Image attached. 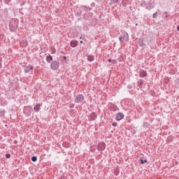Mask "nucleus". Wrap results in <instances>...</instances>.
Listing matches in <instances>:
<instances>
[{"label":"nucleus","instance_id":"f257e3e1","mask_svg":"<svg viewBox=\"0 0 179 179\" xmlns=\"http://www.w3.org/2000/svg\"><path fill=\"white\" fill-rule=\"evenodd\" d=\"M119 40L120 43H128L129 41V35L126 31H122L121 35L119 37Z\"/></svg>","mask_w":179,"mask_h":179},{"label":"nucleus","instance_id":"f03ea898","mask_svg":"<svg viewBox=\"0 0 179 179\" xmlns=\"http://www.w3.org/2000/svg\"><path fill=\"white\" fill-rule=\"evenodd\" d=\"M50 68L52 69V71H57L58 68H59V62L58 61H54L50 64Z\"/></svg>","mask_w":179,"mask_h":179},{"label":"nucleus","instance_id":"7ed1b4c3","mask_svg":"<svg viewBox=\"0 0 179 179\" xmlns=\"http://www.w3.org/2000/svg\"><path fill=\"white\" fill-rule=\"evenodd\" d=\"M84 100H85V96H83V94H80L77 95L75 97L74 101L75 103H82V101H83Z\"/></svg>","mask_w":179,"mask_h":179},{"label":"nucleus","instance_id":"20e7f679","mask_svg":"<svg viewBox=\"0 0 179 179\" xmlns=\"http://www.w3.org/2000/svg\"><path fill=\"white\" fill-rule=\"evenodd\" d=\"M124 113H119L116 115L115 120L116 121H121V120H124Z\"/></svg>","mask_w":179,"mask_h":179},{"label":"nucleus","instance_id":"39448f33","mask_svg":"<svg viewBox=\"0 0 179 179\" xmlns=\"http://www.w3.org/2000/svg\"><path fill=\"white\" fill-rule=\"evenodd\" d=\"M98 150L103 151L106 149V143H99L97 148Z\"/></svg>","mask_w":179,"mask_h":179},{"label":"nucleus","instance_id":"423d86ee","mask_svg":"<svg viewBox=\"0 0 179 179\" xmlns=\"http://www.w3.org/2000/svg\"><path fill=\"white\" fill-rule=\"evenodd\" d=\"M33 69H34V66L29 65L24 69V73H29V72H31V71H33Z\"/></svg>","mask_w":179,"mask_h":179},{"label":"nucleus","instance_id":"0eeeda50","mask_svg":"<svg viewBox=\"0 0 179 179\" xmlns=\"http://www.w3.org/2000/svg\"><path fill=\"white\" fill-rule=\"evenodd\" d=\"M78 44H79V42H78L77 41H73V40L71 41L70 43V45L73 48H75V47H78Z\"/></svg>","mask_w":179,"mask_h":179},{"label":"nucleus","instance_id":"6e6552de","mask_svg":"<svg viewBox=\"0 0 179 179\" xmlns=\"http://www.w3.org/2000/svg\"><path fill=\"white\" fill-rule=\"evenodd\" d=\"M139 76L140 78H146V76H148V73L146 72V71H141L139 73Z\"/></svg>","mask_w":179,"mask_h":179},{"label":"nucleus","instance_id":"1a4fd4ad","mask_svg":"<svg viewBox=\"0 0 179 179\" xmlns=\"http://www.w3.org/2000/svg\"><path fill=\"white\" fill-rule=\"evenodd\" d=\"M41 105H40V103L36 104L34 107V110L35 113H38V111H40V110H41Z\"/></svg>","mask_w":179,"mask_h":179},{"label":"nucleus","instance_id":"9d476101","mask_svg":"<svg viewBox=\"0 0 179 179\" xmlns=\"http://www.w3.org/2000/svg\"><path fill=\"white\" fill-rule=\"evenodd\" d=\"M138 43L140 47H143V45H145V43H143V38H139Z\"/></svg>","mask_w":179,"mask_h":179},{"label":"nucleus","instance_id":"9b49d317","mask_svg":"<svg viewBox=\"0 0 179 179\" xmlns=\"http://www.w3.org/2000/svg\"><path fill=\"white\" fill-rule=\"evenodd\" d=\"M46 61H47V62H48L50 64L51 62V61H52V56H51V55L47 56Z\"/></svg>","mask_w":179,"mask_h":179},{"label":"nucleus","instance_id":"f8f14e48","mask_svg":"<svg viewBox=\"0 0 179 179\" xmlns=\"http://www.w3.org/2000/svg\"><path fill=\"white\" fill-rule=\"evenodd\" d=\"M87 61H89L90 62H92V61H94V57H93L92 55H89L87 57Z\"/></svg>","mask_w":179,"mask_h":179},{"label":"nucleus","instance_id":"ddd939ff","mask_svg":"<svg viewBox=\"0 0 179 179\" xmlns=\"http://www.w3.org/2000/svg\"><path fill=\"white\" fill-rule=\"evenodd\" d=\"M27 41H23L22 42L20 43V45L22 47H27Z\"/></svg>","mask_w":179,"mask_h":179},{"label":"nucleus","instance_id":"4468645a","mask_svg":"<svg viewBox=\"0 0 179 179\" xmlns=\"http://www.w3.org/2000/svg\"><path fill=\"white\" fill-rule=\"evenodd\" d=\"M96 117L97 116L96 115L95 113H92L91 114V120H92L93 121H94V120H96Z\"/></svg>","mask_w":179,"mask_h":179},{"label":"nucleus","instance_id":"2eb2a0df","mask_svg":"<svg viewBox=\"0 0 179 179\" xmlns=\"http://www.w3.org/2000/svg\"><path fill=\"white\" fill-rule=\"evenodd\" d=\"M143 83V81H142V80H139L137 83L138 86H139L141 87V86H142V84Z\"/></svg>","mask_w":179,"mask_h":179},{"label":"nucleus","instance_id":"dca6fc26","mask_svg":"<svg viewBox=\"0 0 179 179\" xmlns=\"http://www.w3.org/2000/svg\"><path fill=\"white\" fill-rule=\"evenodd\" d=\"M30 110H31L30 107H29V106L24 107L25 113H26V111H28V113H30Z\"/></svg>","mask_w":179,"mask_h":179},{"label":"nucleus","instance_id":"f3484780","mask_svg":"<svg viewBox=\"0 0 179 179\" xmlns=\"http://www.w3.org/2000/svg\"><path fill=\"white\" fill-rule=\"evenodd\" d=\"M143 127H144V128H149V123L144 122L143 123Z\"/></svg>","mask_w":179,"mask_h":179},{"label":"nucleus","instance_id":"a211bd4d","mask_svg":"<svg viewBox=\"0 0 179 179\" xmlns=\"http://www.w3.org/2000/svg\"><path fill=\"white\" fill-rule=\"evenodd\" d=\"M145 163H148V159H141V164H145Z\"/></svg>","mask_w":179,"mask_h":179},{"label":"nucleus","instance_id":"6ab92c4d","mask_svg":"<svg viewBox=\"0 0 179 179\" xmlns=\"http://www.w3.org/2000/svg\"><path fill=\"white\" fill-rule=\"evenodd\" d=\"M31 160H32L33 162H37V157L33 156V157H31Z\"/></svg>","mask_w":179,"mask_h":179},{"label":"nucleus","instance_id":"aec40b11","mask_svg":"<svg viewBox=\"0 0 179 179\" xmlns=\"http://www.w3.org/2000/svg\"><path fill=\"white\" fill-rule=\"evenodd\" d=\"M152 17L153 19H156V17H157V12H155V13L152 15Z\"/></svg>","mask_w":179,"mask_h":179},{"label":"nucleus","instance_id":"412c9836","mask_svg":"<svg viewBox=\"0 0 179 179\" xmlns=\"http://www.w3.org/2000/svg\"><path fill=\"white\" fill-rule=\"evenodd\" d=\"M73 107H75V103H70L69 104V108H73Z\"/></svg>","mask_w":179,"mask_h":179},{"label":"nucleus","instance_id":"4be33fe9","mask_svg":"<svg viewBox=\"0 0 179 179\" xmlns=\"http://www.w3.org/2000/svg\"><path fill=\"white\" fill-rule=\"evenodd\" d=\"M0 114H1V115H5V110H1V111H0Z\"/></svg>","mask_w":179,"mask_h":179},{"label":"nucleus","instance_id":"5701e85b","mask_svg":"<svg viewBox=\"0 0 179 179\" xmlns=\"http://www.w3.org/2000/svg\"><path fill=\"white\" fill-rule=\"evenodd\" d=\"M145 8H146V9H148V10H150V9H152L153 7H152V6H146Z\"/></svg>","mask_w":179,"mask_h":179},{"label":"nucleus","instance_id":"b1692460","mask_svg":"<svg viewBox=\"0 0 179 179\" xmlns=\"http://www.w3.org/2000/svg\"><path fill=\"white\" fill-rule=\"evenodd\" d=\"M6 159H10V154H6Z\"/></svg>","mask_w":179,"mask_h":179},{"label":"nucleus","instance_id":"393cba45","mask_svg":"<svg viewBox=\"0 0 179 179\" xmlns=\"http://www.w3.org/2000/svg\"><path fill=\"white\" fill-rule=\"evenodd\" d=\"M56 52L55 49H52L51 54H55Z\"/></svg>","mask_w":179,"mask_h":179},{"label":"nucleus","instance_id":"a878e982","mask_svg":"<svg viewBox=\"0 0 179 179\" xmlns=\"http://www.w3.org/2000/svg\"><path fill=\"white\" fill-rule=\"evenodd\" d=\"M112 64H117V61L115 59L112 60Z\"/></svg>","mask_w":179,"mask_h":179},{"label":"nucleus","instance_id":"bb28decb","mask_svg":"<svg viewBox=\"0 0 179 179\" xmlns=\"http://www.w3.org/2000/svg\"><path fill=\"white\" fill-rule=\"evenodd\" d=\"M112 61H113V60H112L111 59H108V62H112Z\"/></svg>","mask_w":179,"mask_h":179},{"label":"nucleus","instance_id":"cd10ccee","mask_svg":"<svg viewBox=\"0 0 179 179\" xmlns=\"http://www.w3.org/2000/svg\"><path fill=\"white\" fill-rule=\"evenodd\" d=\"M63 59H64V60L66 59V56H64V57H63Z\"/></svg>","mask_w":179,"mask_h":179},{"label":"nucleus","instance_id":"c85d7f7f","mask_svg":"<svg viewBox=\"0 0 179 179\" xmlns=\"http://www.w3.org/2000/svg\"><path fill=\"white\" fill-rule=\"evenodd\" d=\"M116 3H118L120 2V0H115Z\"/></svg>","mask_w":179,"mask_h":179},{"label":"nucleus","instance_id":"c756f323","mask_svg":"<svg viewBox=\"0 0 179 179\" xmlns=\"http://www.w3.org/2000/svg\"><path fill=\"white\" fill-rule=\"evenodd\" d=\"M1 66H2V62H1V59H0V68Z\"/></svg>","mask_w":179,"mask_h":179},{"label":"nucleus","instance_id":"7c9ffc66","mask_svg":"<svg viewBox=\"0 0 179 179\" xmlns=\"http://www.w3.org/2000/svg\"><path fill=\"white\" fill-rule=\"evenodd\" d=\"M80 44H83V41H80Z\"/></svg>","mask_w":179,"mask_h":179},{"label":"nucleus","instance_id":"2f4dec72","mask_svg":"<svg viewBox=\"0 0 179 179\" xmlns=\"http://www.w3.org/2000/svg\"><path fill=\"white\" fill-rule=\"evenodd\" d=\"M177 30L179 31V25L177 27Z\"/></svg>","mask_w":179,"mask_h":179},{"label":"nucleus","instance_id":"473e14b6","mask_svg":"<svg viewBox=\"0 0 179 179\" xmlns=\"http://www.w3.org/2000/svg\"><path fill=\"white\" fill-rule=\"evenodd\" d=\"M164 14H166V13H169V12L164 11Z\"/></svg>","mask_w":179,"mask_h":179},{"label":"nucleus","instance_id":"72a5a7b5","mask_svg":"<svg viewBox=\"0 0 179 179\" xmlns=\"http://www.w3.org/2000/svg\"><path fill=\"white\" fill-rule=\"evenodd\" d=\"M91 5L92 6H94V3H92Z\"/></svg>","mask_w":179,"mask_h":179},{"label":"nucleus","instance_id":"f704fd0d","mask_svg":"<svg viewBox=\"0 0 179 179\" xmlns=\"http://www.w3.org/2000/svg\"><path fill=\"white\" fill-rule=\"evenodd\" d=\"M14 143H17V141H14Z\"/></svg>","mask_w":179,"mask_h":179},{"label":"nucleus","instance_id":"c9c22d12","mask_svg":"<svg viewBox=\"0 0 179 179\" xmlns=\"http://www.w3.org/2000/svg\"><path fill=\"white\" fill-rule=\"evenodd\" d=\"M165 17L167 19V17H169V15H166Z\"/></svg>","mask_w":179,"mask_h":179},{"label":"nucleus","instance_id":"e433bc0d","mask_svg":"<svg viewBox=\"0 0 179 179\" xmlns=\"http://www.w3.org/2000/svg\"><path fill=\"white\" fill-rule=\"evenodd\" d=\"M80 39H82V36H81V37H80Z\"/></svg>","mask_w":179,"mask_h":179},{"label":"nucleus","instance_id":"4c0bfd02","mask_svg":"<svg viewBox=\"0 0 179 179\" xmlns=\"http://www.w3.org/2000/svg\"><path fill=\"white\" fill-rule=\"evenodd\" d=\"M90 9H92V8H89V10H90Z\"/></svg>","mask_w":179,"mask_h":179}]
</instances>
